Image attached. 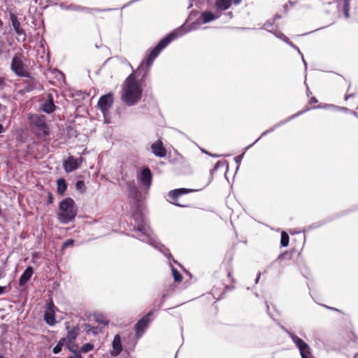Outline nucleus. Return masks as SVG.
<instances>
[{"label":"nucleus","instance_id":"nucleus-1","mask_svg":"<svg viewBox=\"0 0 358 358\" xmlns=\"http://www.w3.org/2000/svg\"><path fill=\"white\" fill-rule=\"evenodd\" d=\"M194 29V27H188L185 24H183L174 29L172 32L160 40L157 45L150 51L149 54L141 62V64L136 69V74L138 76H141L142 78L147 77L150 73V69L152 66L154 60L157 57L160 52L172 41L182 36L192 29Z\"/></svg>","mask_w":358,"mask_h":358},{"label":"nucleus","instance_id":"nucleus-2","mask_svg":"<svg viewBox=\"0 0 358 358\" xmlns=\"http://www.w3.org/2000/svg\"><path fill=\"white\" fill-rule=\"evenodd\" d=\"M133 217L134 220V231L135 232L133 236L142 242L150 245L153 248H157L169 259L172 258L169 250L159 243L155 238L152 231L147 224L144 215L140 213H135L133 215Z\"/></svg>","mask_w":358,"mask_h":358},{"label":"nucleus","instance_id":"nucleus-3","mask_svg":"<svg viewBox=\"0 0 358 358\" xmlns=\"http://www.w3.org/2000/svg\"><path fill=\"white\" fill-rule=\"evenodd\" d=\"M141 85L136 80L134 73L125 80L122 88V100L128 106L136 104L142 96Z\"/></svg>","mask_w":358,"mask_h":358},{"label":"nucleus","instance_id":"nucleus-4","mask_svg":"<svg viewBox=\"0 0 358 358\" xmlns=\"http://www.w3.org/2000/svg\"><path fill=\"white\" fill-rule=\"evenodd\" d=\"M76 215L77 208L71 198H66L59 203L57 217L60 223L66 224L73 221Z\"/></svg>","mask_w":358,"mask_h":358},{"label":"nucleus","instance_id":"nucleus-5","mask_svg":"<svg viewBox=\"0 0 358 358\" xmlns=\"http://www.w3.org/2000/svg\"><path fill=\"white\" fill-rule=\"evenodd\" d=\"M24 57L22 52L15 53L13 57L10 69L17 76L29 78L30 74L27 66L24 62Z\"/></svg>","mask_w":358,"mask_h":358},{"label":"nucleus","instance_id":"nucleus-6","mask_svg":"<svg viewBox=\"0 0 358 358\" xmlns=\"http://www.w3.org/2000/svg\"><path fill=\"white\" fill-rule=\"evenodd\" d=\"M281 327L285 331L287 332V334L291 338V339L294 343L296 346L299 348L301 357L308 358V355L310 354V348L308 345V344L306 343L301 338H299L293 333L287 330L285 327Z\"/></svg>","mask_w":358,"mask_h":358},{"label":"nucleus","instance_id":"nucleus-7","mask_svg":"<svg viewBox=\"0 0 358 358\" xmlns=\"http://www.w3.org/2000/svg\"><path fill=\"white\" fill-rule=\"evenodd\" d=\"M136 178L143 187H145L147 189H150L152 185V174L148 166L143 167L140 172L137 173Z\"/></svg>","mask_w":358,"mask_h":358},{"label":"nucleus","instance_id":"nucleus-8","mask_svg":"<svg viewBox=\"0 0 358 358\" xmlns=\"http://www.w3.org/2000/svg\"><path fill=\"white\" fill-rule=\"evenodd\" d=\"M113 103V94L108 93L107 94L101 96L98 101V107L103 113L104 117L108 114L110 108L112 107Z\"/></svg>","mask_w":358,"mask_h":358},{"label":"nucleus","instance_id":"nucleus-9","mask_svg":"<svg viewBox=\"0 0 358 358\" xmlns=\"http://www.w3.org/2000/svg\"><path fill=\"white\" fill-rule=\"evenodd\" d=\"M32 124L38 129L39 135L46 136L49 134L48 127L44 115H35L31 119Z\"/></svg>","mask_w":358,"mask_h":358},{"label":"nucleus","instance_id":"nucleus-10","mask_svg":"<svg viewBox=\"0 0 358 358\" xmlns=\"http://www.w3.org/2000/svg\"><path fill=\"white\" fill-rule=\"evenodd\" d=\"M55 308V305L52 301L46 303L44 320L50 326H53L56 323Z\"/></svg>","mask_w":358,"mask_h":358},{"label":"nucleus","instance_id":"nucleus-11","mask_svg":"<svg viewBox=\"0 0 358 358\" xmlns=\"http://www.w3.org/2000/svg\"><path fill=\"white\" fill-rule=\"evenodd\" d=\"M152 314V311H150L146 315L143 317L135 325L136 335V337H141L144 333L145 330L148 328L150 322L149 317Z\"/></svg>","mask_w":358,"mask_h":358},{"label":"nucleus","instance_id":"nucleus-12","mask_svg":"<svg viewBox=\"0 0 358 358\" xmlns=\"http://www.w3.org/2000/svg\"><path fill=\"white\" fill-rule=\"evenodd\" d=\"M83 162V158H74L72 156L68 157V159L64 162V169L66 173H71L77 169H78Z\"/></svg>","mask_w":358,"mask_h":358},{"label":"nucleus","instance_id":"nucleus-13","mask_svg":"<svg viewBox=\"0 0 358 358\" xmlns=\"http://www.w3.org/2000/svg\"><path fill=\"white\" fill-rule=\"evenodd\" d=\"M199 189H186V188L176 189H173V190H171L169 192V196L170 199H171L173 201V203L174 205L184 207V206H185V205H182V204L177 203V200H178V197L185 194L196 192Z\"/></svg>","mask_w":358,"mask_h":358},{"label":"nucleus","instance_id":"nucleus-14","mask_svg":"<svg viewBox=\"0 0 358 358\" xmlns=\"http://www.w3.org/2000/svg\"><path fill=\"white\" fill-rule=\"evenodd\" d=\"M10 20L11 22V24L18 36H23L22 41H24L26 39V34L24 30L21 27L20 22L17 20V16L14 13H10Z\"/></svg>","mask_w":358,"mask_h":358},{"label":"nucleus","instance_id":"nucleus-15","mask_svg":"<svg viewBox=\"0 0 358 358\" xmlns=\"http://www.w3.org/2000/svg\"><path fill=\"white\" fill-rule=\"evenodd\" d=\"M151 150L156 157H164L166 155V150L164 147L163 143L160 140H158L152 144Z\"/></svg>","mask_w":358,"mask_h":358},{"label":"nucleus","instance_id":"nucleus-16","mask_svg":"<svg viewBox=\"0 0 358 358\" xmlns=\"http://www.w3.org/2000/svg\"><path fill=\"white\" fill-rule=\"evenodd\" d=\"M220 15V12H216L215 13H213L210 11H204L201 13V17L199 18L198 21L203 24H206L219 18Z\"/></svg>","mask_w":358,"mask_h":358},{"label":"nucleus","instance_id":"nucleus-17","mask_svg":"<svg viewBox=\"0 0 358 358\" xmlns=\"http://www.w3.org/2000/svg\"><path fill=\"white\" fill-rule=\"evenodd\" d=\"M42 110L46 113H51L55 110V105L54 103L53 97L51 94L48 95L47 99L43 101Z\"/></svg>","mask_w":358,"mask_h":358},{"label":"nucleus","instance_id":"nucleus-18","mask_svg":"<svg viewBox=\"0 0 358 358\" xmlns=\"http://www.w3.org/2000/svg\"><path fill=\"white\" fill-rule=\"evenodd\" d=\"M34 273V269L31 266H28L19 279V285L22 287L24 286L30 280Z\"/></svg>","mask_w":358,"mask_h":358},{"label":"nucleus","instance_id":"nucleus-19","mask_svg":"<svg viewBox=\"0 0 358 358\" xmlns=\"http://www.w3.org/2000/svg\"><path fill=\"white\" fill-rule=\"evenodd\" d=\"M121 338L118 334L114 336L113 341V350L110 352L111 355L117 356L122 351Z\"/></svg>","mask_w":358,"mask_h":358},{"label":"nucleus","instance_id":"nucleus-20","mask_svg":"<svg viewBox=\"0 0 358 358\" xmlns=\"http://www.w3.org/2000/svg\"><path fill=\"white\" fill-rule=\"evenodd\" d=\"M231 5L230 0H217L215 2L217 12L226 10L231 6Z\"/></svg>","mask_w":358,"mask_h":358},{"label":"nucleus","instance_id":"nucleus-21","mask_svg":"<svg viewBox=\"0 0 358 358\" xmlns=\"http://www.w3.org/2000/svg\"><path fill=\"white\" fill-rule=\"evenodd\" d=\"M67 189V185L64 178H59L57 181V192L59 195H63Z\"/></svg>","mask_w":358,"mask_h":358},{"label":"nucleus","instance_id":"nucleus-22","mask_svg":"<svg viewBox=\"0 0 358 358\" xmlns=\"http://www.w3.org/2000/svg\"><path fill=\"white\" fill-rule=\"evenodd\" d=\"M310 110V108H306V110H301V111H299V112L296 113V114H294V115H292L289 116V117H287V119L283 120H282V121H280V122H278L277 124H275V127H280V126H282V125H284V124H286L287 122H288L291 121L292 120H293V119H294V118H296V117H299V115H301L303 114L306 111H307V110Z\"/></svg>","mask_w":358,"mask_h":358},{"label":"nucleus","instance_id":"nucleus-23","mask_svg":"<svg viewBox=\"0 0 358 358\" xmlns=\"http://www.w3.org/2000/svg\"><path fill=\"white\" fill-rule=\"evenodd\" d=\"M343 12L345 18H350V0H343Z\"/></svg>","mask_w":358,"mask_h":358},{"label":"nucleus","instance_id":"nucleus-24","mask_svg":"<svg viewBox=\"0 0 358 358\" xmlns=\"http://www.w3.org/2000/svg\"><path fill=\"white\" fill-rule=\"evenodd\" d=\"M226 166L227 168L228 164L227 161L222 160L218 161L214 166V167L210 170V175H213L220 167Z\"/></svg>","mask_w":358,"mask_h":358},{"label":"nucleus","instance_id":"nucleus-25","mask_svg":"<svg viewBox=\"0 0 358 358\" xmlns=\"http://www.w3.org/2000/svg\"><path fill=\"white\" fill-rule=\"evenodd\" d=\"M64 341H65L64 338H61L58 341L57 344L54 347V348L52 350V352L54 354H58L59 352H61L62 347L64 344Z\"/></svg>","mask_w":358,"mask_h":358},{"label":"nucleus","instance_id":"nucleus-26","mask_svg":"<svg viewBox=\"0 0 358 358\" xmlns=\"http://www.w3.org/2000/svg\"><path fill=\"white\" fill-rule=\"evenodd\" d=\"M60 8L64 10H80V6L74 5V4H70L69 6L66 5L65 3H61Z\"/></svg>","mask_w":358,"mask_h":358},{"label":"nucleus","instance_id":"nucleus-27","mask_svg":"<svg viewBox=\"0 0 358 358\" xmlns=\"http://www.w3.org/2000/svg\"><path fill=\"white\" fill-rule=\"evenodd\" d=\"M289 236L288 234L283 231L281 234V238H280V244L282 247H286L289 244Z\"/></svg>","mask_w":358,"mask_h":358},{"label":"nucleus","instance_id":"nucleus-28","mask_svg":"<svg viewBox=\"0 0 358 358\" xmlns=\"http://www.w3.org/2000/svg\"><path fill=\"white\" fill-rule=\"evenodd\" d=\"M171 267L172 274H173L174 280L176 282H180L182 279L181 274L171 264Z\"/></svg>","mask_w":358,"mask_h":358},{"label":"nucleus","instance_id":"nucleus-29","mask_svg":"<svg viewBox=\"0 0 358 358\" xmlns=\"http://www.w3.org/2000/svg\"><path fill=\"white\" fill-rule=\"evenodd\" d=\"M275 37L283 41L284 42H288V38L284 35L280 31H278L276 29L273 30V32H271Z\"/></svg>","mask_w":358,"mask_h":358},{"label":"nucleus","instance_id":"nucleus-30","mask_svg":"<svg viewBox=\"0 0 358 358\" xmlns=\"http://www.w3.org/2000/svg\"><path fill=\"white\" fill-rule=\"evenodd\" d=\"M94 348V345L92 343H85L84 344L80 349V352L83 353H87L92 350Z\"/></svg>","mask_w":358,"mask_h":358},{"label":"nucleus","instance_id":"nucleus-31","mask_svg":"<svg viewBox=\"0 0 358 358\" xmlns=\"http://www.w3.org/2000/svg\"><path fill=\"white\" fill-rule=\"evenodd\" d=\"M325 108H334L335 110L343 111V112L347 113L350 112V110L348 109V108L336 106H334V105H326Z\"/></svg>","mask_w":358,"mask_h":358},{"label":"nucleus","instance_id":"nucleus-32","mask_svg":"<svg viewBox=\"0 0 358 358\" xmlns=\"http://www.w3.org/2000/svg\"><path fill=\"white\" fill-rule=\"evenodd\" d=\"M76 187L78 190L83 192L85 190V185L83 180H78L76 183Z\"/></svg>","mask_w":358,"mask_h":358},{"label":"nucleus","instance_id":"nucleus-33","mask_svg":"<svg viewBox=\"0 0 358 358\" xmlns=\"http://www.w3.org/2000/svg\"><path fill=\"white\" fill-rule=\"evenodd\" d=\"M268 134H269V131L266 130L265 131H264V132L262 134V135H261V136H259V138H257V139L254 143H252V144L249 145L248 146H247V147L245 148V152L248 149H249V148H250L252 146H253V145H255V144L258 141H259V140H260V138H262L263 136H264L267 135Z\"/></svg>","mask_w":358,"mask_h":358},{"label":"nucleus","instance_id":"nucleus-34","mask_svg":"<svg viewBox=\"0 0 358 358\" xmlns=\"http://www.w3.org/2000/svg\"><path fill=\"white\" fill-rule=\"evenodd\" d=\"M264 29H266V31H269V32H273V30H274V28H273V24L269 22H266L264 24V27H263Z\"/></svg>","mask_w":358,"mask_h":358},{"label":"nucleus","instance_id":"nucleus-35","mask_svg":"<svg viewBox=\"0 0 358 358\" xmlns=\"http://www.w3.org/2000/svg\"><path fill=\"white\" fill-rule=\"evenodd\" d=\"M96 321L99 323L103 324L104 325H107L108 323V321H107L103 316L99 315L96 317Z\"/></svg>","mask_w":358,"mask_h":358},{"label":"nucleus","instance_id":"nucleus-36","mask_svg":"<svg viewBox=\"0 0 358 358\" xmlns=\"http://www.w3.org/2000/svg\"><path fill=\"white\" fill-rule=\"evenodd\" d=\"M74 241L73 239H68L63 243L62 248H67L73 245Z\"/></svg>","mask_w":358,"mask_h":358},{"label":"nucleus","instance_id":"nucleus-37","mask_svg":"<svg viewBox=\"0 0 358 358\" xmlns=\"http://www.w3.org/2000/svg\"><path fill=\"white\" fill-rule=\"evenodd\" d=\"M244 154H245V152H243L241 155H238V156H236V157H234V161H235V162H236V163L237 164V165H238L237 169H238V168H239L240 164L241 163V161H242V159H243V158Z\"/></svg>","mask_w":358,"mask_h":358},{"label":"nucleus","instance_id":"nucleus-38","mask_svg":"<svg viewBox=\"0 0 358 358\" xmlns=\"http://www.w3.org/2000/svg\"><path fill=\"white\" fill-rule=\"evenodd\" d=\"M92 10H93V9H91V8H86V7L80 6V8L79 11H83V12H86V13H91ZM94 10L97 11V12L102 11V10H99V9H94Z\"/></svg>","mask_w":358,"mask_h":358},{"label":"nucleus","instance_id":"nucleus-39","mask_svg":"<svg viewBox=\"0 0 358 358\" xmlns=\"http://www.w3.org/2000/svg\"><path fill=\"white\" fill-rule=\"evenodd\" d=\"M54 201V197L51 192H48V204H52Z\"/></svg>","mask_w":358,"mask_h":358},{"label":"nucleus","instance_id":"nucleus-40","mask_svg":"<svg viewBox=\"0 0 358 358\" xmlns=\"http://www.w3.org/2000/svg\"><path fill=\"white\" fill-rule=\"evenodd\" d=\"M285 43H287L289 46H291L292 48L296 50L299 54H301V52H300L299 48L297 46H296L294 44H293V43L291 42L289 38H288V42H285Z\"/></svg>","mask_w":358,"mask_h":358},{"label":"nucleus","instance_id":"nucleus-41","mask_svg":"<svg viewBox=\"0 0 358 358\" xmlns=\"http://www.w3.org/2000/svg\"><path fill=\"white\" fill-rule=\"evenodd\" d=\"M76 337V333H74L73 331H69L68 333V335H67V338L70 340V341H72L73 339H75Z\"/></svg>","mask_w":358,"mask_h":358},{"label":"nucleus","instance_id":"nucleus-42","mask_svg":"<svg viewBox=\"0 0 358 358\" xmlns=\"http://www.w3.org/2000/svg\"><path fill=\"white\" fill-rule=\"evenodd\" d=\"M320 306H324L326 308H328L329 310H334V311H338L339 312V310L336 308H334V307H330V306H326V305H322V304H319Z\"/></svg>","mask_w":358,"mask_h":358},{"label":"nucleus","instance_id":"nucleus-43","mask_svg":"<svg viewBox=\"0 0 358 358\" xmlns=\"http://www.w3.org/2000/svg\"><path fill=\"white\" fill-rule=\"evenodd\" d=\"M231 3H233L234 5H238L241 3L242 0H230Z\"/></svg>","mask_w":358,"mask_h":358},{"label":"nucleus","instance_id":"nucleus-44","mask_svg":"<svg viewBox=\"0 0 358 358\" xmlns=\"http://www.w3.org/2000/svg\"><path fill=\"white\" fill-rule=\"evenodd\" d=\"M166 294H164L162 297V302L159 305L158 308H159V307L162 306V304L164 303V301L166 300Z\"/></svg>","mask_w":358,"mask_h":358},{"label":"nucleus","instance_id":"nucleus-45","mask_svg":"<svg viewBox=\"0 0 358 358\" xmlns=\"http://www.w3.org/2000/svg\"><path fill=\"white\" fill-rule=\"evenodd\" d=\"M355 96V94H348V95H345V100H348L350 98H352Z\"/></svg>","mask_w":358,"mask_h":358},{"label":"nucleus","instance_id":"nucleus-46","mask_svg":"<svg viewBox=\"0 0 358 358\" xmlns=\"http://www.w3.org/2000/svg\"><path fill=\"white\" fill-rule=\"evenodd\" d=\"M277 128H278V127H275V124L272 127H271L269 129H267V131H269V133H271V132L273 131Z\"/></svg>","mask_w":358,"mask_h":358},{"label":"nucleus","instance_id":"nucleus-47","mask_svg":"<svg viewBox=\"0 0 358 358\" xmlns=\"http://www.w3.org/2000/svg\"><path fill=\"white\" fill-rule=\"evenodd\" d=\"M75 354L76 355L74 357H73V358H83V357L81 356V355L80 353L76 352Z\"/></svg>","mask_w":358,"mask_h":358},{"label":"nucleus","instance_id":"nucleus-48","mask_svg":"<svg viewBox=\"0 0 358 358\" xmlns=\"http://www.w3.org/2000/svg\"><path fill=\"white\" fill-rule=\"evenodd\" d=\"M260 275H261V273H257V278H256V280H255V283H256V284H257V283H258L259 280V278H260Z\"/></svg>","mask_w":358,"mask_h":358},{"label":"nucleus","instance_id":"nucleus-49","mask_svg":"<svg viewBox=\"0 0 358 358\" xmlns=\"http://www.w3.org/2000/svg\"><path fill=\"white\" fill-rule=\"evenodd\" d=\"M4 131L3 126L0 124V134L3 133Z\"/></svg>","mask_w":358,"mask_h":358},{"label":"nucleus","instance_id":"nucleus-50","mask_svg":"<svg viewBox=\"0 0 358 358\" xmlns=\"http://www.w3.org/2000/svg\"><path fill=\"white\" fill-rule=\"evenodd\" d=\"M4 292V287L0 286V295L2 294Z\"/></svg>","mask_w":358,"mask_h":358},{"label":"nucleus","instance_id":"nucleus-51","mask_svg":"<svg viewBox=\"0 0 358 358\" xmlns=\"http://www.w3.org/2000/svg\"><path fill=\"white\" fill-rule=\"evenodd\" d=\"M208 155L211 156V157H219L220 155H213V154H211V153H209Z\"/></svg>","mask_w":358,"mask_h":358},{"label":"nucleus","instance_id":"nucleus-52","mask_svg":"<svg viewBox=\"0 0 358 358\" xmlns=\"http://www.w3.org/2000/svg\"><path fill=\"white\" fill-rule=\"evenodd\" d=\"M350 113H352V115H355V116H357V113H356V112H355V111H351V110H350Z\"/></svg>","mask_w":358,"mask_h":358},{"label":"nucleus","instance_id":"nucleus-53","mask_svg":"<svg viewBox=\"0 0 358 358\" xmlns=\"http://www.w3.org/2000/svg\"><path fill=\"white\" fill-rule=\"evenodd\" d=\"M3 78H0V86L1 85H3Z\"/></svg>","mask_w":358,"mask_h":358},{"label":"nucleus","instance_id":"nucleus-54","mask_svg":"<svg viewBox=\"0 0 358 358\" xmlns=\"http://www.w3.org/2000/svg\"><path fill=\"white\" fill-rule=\"evenodd\" d=\"M313 101V97L310 98L309 100V103H311Z\"/></svg>","mask_w":358,"mask_h":358},{"label":"nucleus","instance_id":"nucleus-55","mask_svg":"<svg viewBox=\"0 0 358 358\" xmlns=\"http://www.w3.org/2000/svg\"><path fill=\"white\" fill-rule=\"evenodd\" d=\"M202 152H204V153H206V154H207V155H208V154H209V152H207V151H206V150H202Z\"/></svg>","mask_w":358,"mask_h":358},{"label":"nucleus","instance_id":"nucleus-56","mask_svg":"<svg viewBox=\"0 0 358 358\" xmlns=\"http://www.w3.org/2000/svg\"><path fill=\"white\" fill-rule=\"evenodd\" d=\"M227 14L230 16V17H232V13H231V12H229V13H228Z\"/></svg>","mask_w":358,"mask_h":358},{"label":"nucleus","instance_id":"nucleus-57","mask_svg":"<svg viewBox=\"0 0 358 358\" xmlns=\"http://www.w3.org/2000/svg\"><path fill=\"white\" fill-rule=\"evenodd\" d=\"M307 93H308V94L309 93H310V90H309V88H308V87H307Z\"/></svg>","mask_w":358,"mask_h":358},{"label":"nucleus","instance_id":"nucleus-58","mask_svg":"<svg viewBox=\"0 0 358 358\" xmlns=\"http://www.w3.org/2000/svg\"><path fill=\"white\" fill-rule=\"evenodd\" d=\"M357 356H358V352H357V353L355 355L354 358H357Z\"/></svg>","mask_w":358,"mask_h":358},{"label":"nucleus","instance_id":"nucleus-59","mask_svg":"<svg viewBox=\"0 0 358 358\" xmlns=\"http://www.w3.org/2000/svg\"><path fill=\"white\" fill-rule=\"evenodd\" d=\"M302 59H303V62L304 63V64L306 65V62H305V60L303 59V57H302Z\"/></svg>","mask_w":358,"mask_h":358},{"label":"nucleus","instance_id":"nucleus-60","mask_svg":"<svg viewBox=\"0 0 358 358\" xmlns=\"http://www.w3.org/2000/svg\"><path fill=\"white\" fill-rule=\"evenodd\" d=\"M314 101H315V103L317 102V100L316 99L315 97Z\"/></svg>","mask_w":358,"mask_h":358},{"label":"nucleus","instance_id":"nucleus-61","mask_svg":"<svg viewBox=\"0 0 358 358\" xmlns=\"http://www.w3.org/2000/svg\"><path fill=\"white\" fill-rule=\"evenodd\" d=\"M276 18H279V16L278 15L275 16V19H276Z\"/></svg>","mask_w":358,"mask_h":358},{"label":"nucleus","instance_id":"nucleus-62","mask_svg":"<svg viewBox=\"0 0 358 358\" xmlns=\"http://www.w3.org/2000/svg\"><path fill=\"white\" fill-rule=\"evenodd\" d=\"M0 358H5V357L2 355H0Z\"/></svg>","mask_w":358,"mask_h":358},{"label":"nucleus","instance_id":"nucleus-63","mask_svg":"<svg viewBox=\"0 0 358 358\" xmlns=\"http://www.w3.org/2000/svg\"><path fill=\"white\" fill-rule=\"evenodd\" d=\"M111 8L106 9V10H111Z\"/></svg>","mask_w":358,"mask_h":358},{"label":"nucleus","instance_id":"nucleus-64","mask_svg":"<svg viewBox=\"0 0 358 358\" xmlns=\"http://www.w3.org/2000/svg\"><path fill=\"white\" fill-rule=\"evenodd\" d=\"M357 117H358V115H357Z\"/></svg>","mask_w":358,"mask_h":358}]
</instances>
